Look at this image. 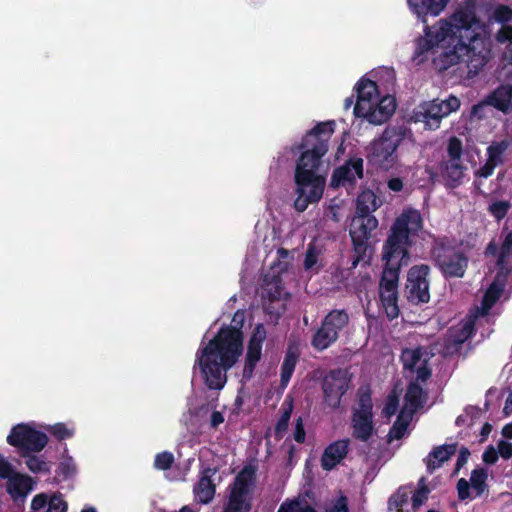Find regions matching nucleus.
Wrapping results in <instances>:
<instances>
[{
  "mask_svg": "<svg viewBox=\"0 0 512 512\" xmlns=\"http://www.w3.org/2000/svg\"><path fill=\"white\" fill-rule=\"evenodd\" d=\"M480 22L476 12L458 7L450 20H439L441 28L447 30L452 50L434 58L433 64L439 72L465 62L468 75L474 77L487 65L492 56L489 41L473 28ZM449 48V45H448Z\"/></svg>",
  "mask_w": 512,
  "mask_h": 512,
  "instance_id": "obj_1",
  "label": "nucleus"
},
{
  "mask_svg": "<svg viewBox=\"0 0 512 512\" xmlns=\"http://www.w3.org/2000/svg\"><path fill=\"white\" fill-rule=\"evenodd\" d=\"M335 121L318 123L302 138L297 150L301 152L295 168V183L298 198L295 208L304 211L309 203L321 199L324 191L325 179L317 174L322 157L328 151V143L335 131Z\"/></svg>",
  "mask_w": 512,
  "mask_h": 512,
  "instance_id": "obj_2",
  "label": "nucleus"
},
{
  "mask_svg": "<svg viewBox=\"0 0 512 512\" xmlns=\"http://www.w3.org/2000/svg\"><path fill=\"white\" fill-rule=\"evenodd\" d=\"M223 325L218 333L196 357L205 384L209 389L220 390L227 382V371L231 369L243 353V334L241 326Z\"/></svg>",
  "mask_w": 512,
  "mask_h": 512,
  "instance_id": "obj_3",
  "label": "nucleus"
},
{
  "mask_svg": "<svg viewBox=\"0 0 512 512\" xmlns=\"http://www.w3.org/2000/svg\"><path fill=\"white\" fill-rule=\"evenodd\" d=\"M423 228V220L420 212L413 208H407L396 217L392 224L387 239L382 247V259L385 265L407 266L411 260L410 248L413 244L412 236L418 234Z\"/></svg>",
  "mask_w": 512,
  "mask_h": 512,
  "instance_id": "obj_4",
  "label": "nucleus"
},
{
  "mask_svg": "<svg viewBox=\"0 0 512 512\" xmlns=\"http://www.w3.org/2000/svg\"><path fill=\"white\" fill-rule=\"evenodd\" d=\"M450 0H407L410 10L421 19L423 23L427 22L428 15L438 16L446 8ZM445 29L441 28L439 23L429 26L425 24L424 35L415 39V50L412 55V60L417 65L424 63L427 60V53L434 47H441L442 53L452 50L448 48L453 46L448 39Z\"/></svg>",
  "mask_w": 512,
  "mask_h": 512,
  "instance_id": "obj_5",
  "label": "nucleus"
},
{
  "mask_svg": "<svg viewBox=\"0 0 512 512\" xmlns=\"http://www.w3.org/2000/svg\"><path fill=\"white\" fill-rule=\"evenodd\" d=\"M409 129L404 125H388L368 148V161L383 170L393 168L398 162L397 149L407 137Z\"/></svg>",
  "mask_w": 512,
  "mask_h": 512,
  "instance_id": "obj_6",
  "label": "nucleus"
},
{
  "mask_svg": "<svg viewBox=\"0 0 512 512\" xmlns=\"http://www.w3.org/2000/svg\"><path fill=\"white\" fill-rule=\"evenodd\" d=\"M460 105L459 98L454 95H449L446 99L436 98L420 104L413 118L415 122L423 123L425 129L437 130L442 119L457 111Z\"/></svg>",
  "mask_w": 512,
  "mask_h": 512,
  "instance_id": "obj_7",
  "label": "nucleus"
},
{
  "mask_svg": "<svg viewBox=\"0 0 512 512\" xmlns=\"http://www.w3.org/2000/svg\"><path fill=\"white\" fill-rule=\"evenodd\" d=\"M431 255L445 279L462 278L468 268L465 253L443 242L433 247Z\"/></svg>",
  "mask_w": 512,
  "mask_h": 512,
  "instance_id": "obj_8",
  "label": "nucleus"
},
{
  "mask_svg": "<svg viewBox=\"0 0 512 512\" xmlns=\"http://www.w3.org/2000/svg\"><path fill=\"white\" fill-rule=\"evenodd\" d=\"M264 291L266 297L263 301V310L270 320H279L286 312L291 302V294L284 289L280 274H266L264 277Z\"/></svg>",
  "mask_w": 512,
  "mask_h": 512,
  "instance_id": "obj_9",
  "label": "nucleus"
},
{
  "mask_svg": "<svg viewBox=\"0 0 512 512\" xmlns=\"http://www.w3.org/2000/svg\"><path fill=\"white\" fill-rule=\"evenodd\" d=\"M431 267L417 264L409 268L404 286V297L413 305L427 304L430 301Z\"/></svg>",
  "mask_w": 512,
  "mask_h": 512,
  "instance_id": "obj_10",
  "label": "nucleus"
},
{
  "mask_svg": "<svg viewBox=\"0 0 512 512\" xmlns=\"http://www.w3.org/2000/svg\"><path fill=\"white\" fill-rule=\"evenodd\" d=\"M378 227V220L375 216H355L351 222L349 234L353 244V259L351 268H356L360 262L369 263L366 260L369 248L368 240L372 231Z\"/></svg>",
  "mask_w": 512,
  "mask_h": 512,
  "instance_id": "obj_11",
  "label": "nucleus"
},
{
  "mask_svg": "<svg viewBox=\"0 0 512 512\" xmlns=\"http://www.w3.org/2000/svg\"><path fill=\"white\" fill-rule=\"evenodd\" d=\"M255 468L244 467L235 477L230 497L224 512H248L250 509V493L255 484Z\"/></svg>",
  "mask_w": 512,
  "mask_h": 512,
  "instance_id": "obj_12",
  "label": "nucleus"
},
{
  "mask_svg": "<svg viewBox=\"0 0 512 512\" xmlns=\"http://www.w3.org/2000/svg\"><path fill=\"white\" fill-rule=\"evenodd\" d=\"M351 377L346 369L329 371L322 380L325 403L332 409L339 407L341 398L349 388Z\"/></svg>",
  "mask_w": 512,
  "mask_h": 512,
  "instance_id": "obj_13",
  "label": "nucleus"
},
{
  "mask_svg": "<svg viewBox=\"0 0 512 512\" xmlns=\"http://www.w3.org/2000/svg\"><path fill=\"white\" fill-rule=\"evenodd\" d=\"M7 442L25 451L39 452L47 445L48 438L29 425L19 424L12 429Z\"/></svg>",
  "mask_w": 512,
  "mask_h": 512,
  "instance_id": "obj_14",
  "label": "nucleus"
},
{
  "mask_svg": "<svg viewBox=\"0 0 512 512\" xmlns=\"http://www.w3.org/2000/svg\"><path fill=\"white\" fill-rule=\"evenodd\" d=\"M432 354L426 349L415 348L405 349L401 354V361L403 363L404 371L411 375H416V381L425 382L431 376V369L428 362Z\"/></svg>",
  "mask_w": 512,
  "mask_h": 512,
  "instance_id": "obj_15",
  "label": "nucleus"
},
{
  "mask_svg": "<svg viewBox=\"0 0 512 512\" xmlns=\"http://www.w3.org/2000/svg\"><path fill=\"white\" fill-rule=\"evenodd\" d=\"M361 157H350L342 165L333 170L330 179L332 188L353 187L356 180L363 178L364 167Z\"/></svg>",
  "mask_w": 512,
  "mask_h": 512,
  "instance_id": "obj_16",
  "label": "nucleus"
},
{
  "mask_svg": "<svg viewBox=\"0 0 512 512\" xmlns=\"http://www.w3.org/2000/svg\"><path fill=\"white\" fill-rule=\"evenodd\" d=\"M358 406L352 418L353 436L361 441H367L373 433L370 396L368 394L361 395Z\"/></svg>",
  "mask_w": 512,
  "mask_h": 512,
  "instance_id": "obj_17",
  "label": "nucleus"
},
{
  "mask_svg": "<svg viewBox=\"0 0 512 512\" xmlns=\"http://www.w3.org/2000/svg\"><path fill=\"white\" fill-rule=\"evenodd\" d=\"M507 273H508V271H506V273H503L501 271H499L497 273L494 281L492 282L490 287L487 289V291L485 292V294L482 298L481 306L476 307V313L475 314L470 313L467 316L466 320H477L478 317H486L489 315L491 308L495 305V303L501 297V294L504 290V280H505Z\"/></svg>",
  "mask_w": 512,
  "mask_h": 512,
  "instance_id": "obj_18",
  "label": "nucleus"
},
{
  "mask_svg": "<svg viewBox=\"0 0 512 512\" xmlns=\"http://www.w3.org/2000/svg\"><path fill=\"white\" fill-rule=\"evenodd\" d=\"M6 490L13 500V512H22L26 496L31 491L29 477L13 472L7 477Z\"/></svg>",
  "mask_w": 512,
  "mask_h": 512,
  "instance_id": "obj_19",
  "label": "nucleus"
},
{
  "mask_svg": "<svg viewBox=\"0 0 512 512\" xmlns=\"http://www.w3.org/2000/svg\"><path fill=\"white\" fill-rule=\"evenodd\" d=\"M487 478V471L484 468H477L471 472L470 481L465 478L459 479L457 482L458 498L460 500L470 498V488L475 493V497L482 495L487 488Z\"/></svg>",
  "mask_w": 512,
  "mask_h": 512,
  "instance_id": "obj_20",
  "label": "nucleus"
},
{
  "mask_svg": "<svg viewBox=\"0 0 512 512\" xmlns=\"http://www.w3.org/2000/svg\"><path fill=\"white\" fill-rule=\"evenodd\" d=\"M349 445V439H341L329 444L321 456V467L327 471L336 467L346 457Z\"/></svg>",
  "mask_w": 512,
  "mask_h": 512,
  "instance_id": "obj_21",
  "label": "nucleus"
},
{
  "mask_svg": "<svg viewBox=\"0 0 512 512\" xmlns=\"http://www.w3.org/2000/svg\"><path fill=\"white\" fill-rule=\"evenodd\" d=\"M266 339V330L264 329L262 324H258L253 334L249 340L247 354H246V364H245V372L252 373L255 365L261 358L262 351V343Z\"/></svg>",
  "mask_w": 512,
  "mask_h": 512,
  "instance_id": "obj_22",
  "label": "nucleus"
},
{
  "mask_svg": "<svg viewBox=\"0 0 512 512\" xmlns=\"http://www.w3.org/2000/svg\"><path fill=\"white\" fill-rule=\"evenodd\" d=\"M379 98L378 88L374 81L361 78L357 84V101L354 105V114L359 115L361 110L373 104Z\"/></svg>",
  "mask_w": 512,
  "mask_h": 512,
  "instance_id": "obj_23",
  "label": "nucleus"
},
{
  "mask_svg": "<svg viewBox=\"0 0 512 512\" xmlns=\"http://www.w3.org/2000/svg\"><path fill=\"white\" fill-rule=\"evenodd\" d=\"M466 167L461 161L445 160L440 163V173L446 187L454 189L461 185Z\"/></svg>",
  "mask_w": 512,
  "mask_h": 512,
  "instance_id": "obj_24",
  "label": "nucleus"
},
{
  "mask_svg": "<svg viewBox=\"0 0 512 512\" xmlns=\"http://www.w3.org/2000/svg\"><path fill=\"white\" fill-rule=\"evenodd\" d=\"M486 103L505 114L512 111V85H500L486 98Z\"/></svg>",
  "mask_w": 512,
  "mask_h": 512,
  "instance_id": "obj_25",
  "label": "nucleus"
},
{
  "mask_svg": "<svg viewBox=\"0 0 512 512\" xmlns=\"http://www.w3.org/2000/svg\"><path fill=\"white\" fill-rule=\"evenodd\" d=\"M457 450L456 444H445L435 447L426 457L425 463L429 473H433L442 464L449 460Z\"/></svg>",
  "mask_w": 512,
  "mask_h": 512,
  "instance_id": "obj_26",
  "label": "nucleus"
},
{
  "mask_svg": "<svg viewBox=\"0 0 512 512\" xmlns=\"http://www.w3.org/2000/svg\"><path fill=\"white\" fill-rule=\"evenodd\" d=\"M427 398L422 386L416 382H410L404 397V405L401 410H407L408 413H414L423 406Z\"/></svg>",
  "mask_w": 512,
  "mask_h": 512,
  "instance_id": "obj_27",
  "label": "nucleus"
},
{
  "mask_svg": "<svg viewBox=\"0 0 512 512\" xmlns=\"http://www.w3.org/2000/svg\"><path fill=\"white\" fill-rule=\"evenodd\" d=\"M213 474L214 472L211 469H206L194 486L195 498L202 504H208L214 498L216 488L211 480Z\"/></svg>",
  "mask_w": 512,
  "mask_h": 512,
  "instance_id": "obj_28",
  "label": "nucleus"
},
{
  "mask_svg": "<svg viewBox=\"0 0 512 512\" xmlns=\"http://www.w3.org/2000/svg\"><path fill=\"white\" fill-rule=\"evenodd\" d=\"M338 337V329L334 322H322L312 339V345L317 350L328 348Z\"/></svg>",
  "mask_w": 512,
  "mask_h": 512,
  "instance_id": "obj_29",
  "label": "nucleus"
},
{
  "mask_svg": "<svg viewBox=\"0 0 512 512\" xmlns=\"http://www.w3.org/2000/svg\"><path fill=\"white\" fill-rule=\"evenodd\" d=\"M381 205L376 194L370 190H363L356 199V216L371 217Z\"/></svg>",
  "mask_w": 512,
  "mask_h": 512,
  "instance_id": "obj_30",
  "label": "nucleus"
},
{
  "mask_svg": "<svg viewBox=\"0 0 512 512\" xmlns=\"http://www.w3.org/2000/svg\"><path fill=\"white\" fill-rule=\"evenodd\" d=\"M46 506L47 509L45 512H66L67 510L66 502L58 495H53L47 500L45 494H39L33 498L31 503V508L34 511H38Z\"/></svg>",
  "mask_w": 512,
  "mask_h": 512,
  "instance_id": "obj_31",
  "label": "nucleus"
},
{
  "mask_svg": "<svg viewBox=\"0 0 512 512\" xmlns=\"http://www.w3.org/2000/svg\"><path fill=\"white\" fill-rule=\"evenodd\" d=\"M400 270L398 266L384 265L379 282L380 292H398Z\"/></svg>",
  "mask_w": 512,
  "mask_h": 512,
  "instance_id": "obj_32",
  "label": "nucleus"
},
{
  "mask_svg": "<svg viewBox=\"0 0 512 512\" xmlns=\"http://www.w3.org/2000/svg\"><path fill=\"white\" fill-rule=\"evenodd\" d=\"M393 114V107L391 106L389 110L384 111L382 108H379L376 105V101L373 104L368 105L359 112V115H355L356 117L365 118L369 123L374 125H380L386 122Z\"/></svg>",
  "mask_w": 512,
  "mask_h": 512,
  "instance_id": "obj_33",
  "label": "nucleus"
},
{
  "mask_svg": "<svg viewBox=\"0 0 512 512\" xmlns=\"http://www.w3.org/2000/svg\"><path fill=\"white\" fill-rule=\"evenodd\" d=\"M298 352L297 349L293 346H290L286 352L282 369H281V384L282 386H286L294 372L297 360H298Z\"/></svg>",
  "mask_w": 512,
  "mask_h": 512,
  "instance_id": "obj_34",
  "label": "nucleus"
},
{
  "mask_svg": "<svg viewBox=\"0 0 512 512\" xmlns=\"http://www.w3.org/2000/svg\"><path fill=\"white\" fill-rule=\"evenodd\" d=\"M413 415L408 413L407 410H401L397 420L389 431L388 438L389 441L394 439H401L407 432V428L409 423L411 422Z\"/></svg>",
  "mask_w": 512,
  "mask_h": 512,
  "instance_id": "obj_35",
  "label": "nucleus"
},
{
  "mask_svg": "<svg viewBox=\"0 0 512 512\" xmlns=\"http://www.w3.org/2000/svg\"><path fill=\"white\" fill-rule=\"evenodd\" d=\"M380 301L389 320L399 316L398 292H380Z\"/></svg>",
  "mask_w": 512,
  "mask_h": 512,
  "instance_id": "obj_36",
  "label": "nucleus"
},
{
  "mask_svg": "<svg viewBox=\"0 0 512 512\" xmlns=\"http://www.w3.org/2000/svg\"><path fill=\"white\" fill-rule=\"evenodd\" d=\"M278 512H316L305 497H297L281 504Z\"/></svg>",
  "mask_w": 512,
  "mask_h": 512,
  "instance_id": "obj_37",
  "label": "nucleus"
},
{
  "mask_svg": "<svg viewBox=\"0 0 512 512\" xmlns=\"http://www.w3.org/2000/svg\"><path fill=\"white\" fill-rule=\"evenodd\" d=\"M509 143L505 140L493 142L487 148V160L497 165L503 163V154L507 150Z\"/></svg>",
  "mask_w": 512,
  "mask_h": 512,
  "instance_id": "obj_38",
  "label": "nucleus"
},
{
  "mask_svg": "<svg viewBox=\"0 0 512 512\" xmlns=\"http://www.w3.org/2000/svg\"><path fill=\"white\" fill-rule=\"evenodd\" d=\"M490 21L500 25L510 24L512 22V8L506 4H498L493 9Z\"/></svg>",
  "mask_w": 512,
  "mask_h": 512,
  "instance_id": "obj_39",
  "label": "nucleus"
},
{
  "mask_svg": "<svg viewBox=\"0 0 512 512\" xmlns=\"http://www.w3.org/2000/svg\"><path fill=\"white\" fill-rule=\"evenodd\" d=\"M510 255H512V231H509L506 234L499 248L498 259L496 262L497 266L500 269L499 271L502 272V270L504 269L506 258L509 257Z\"/></svg>",
  "mask_w": 512,
  "mask_h": 512,
  "instance_id": "obj_40",
  "label": "nucleus"
},
{
  "mask_svg": "<svg viewBox=\"0 0 512 512\" xmlns=\"http://www.w3.org/2000/svg\"><path fill=\"white\" fill-rule=\"evenodd\" d=\"M319 252L314 245L309 244L305 253L303 267L306 271H311L315 268V272H318L321 266H317Z\"/></svg>",
  "mask_w": 512,
  "mask_h": 512,
  "instance_id": "obj_41",
  "label": "nucleus"
},
{
  "mask_svg": "<svg viewBox=\"0 0 512 512\" xmlns=\"http://www.w3.org/2000/svg\"><path fill=\"white\" fill-rule=\"evenodd\" d=\"M26 465L33 473H48L50 471V465L41 457L36 455L28 456Z\"/></svg>",
  "mask_w": 512,
  "mask_h": 512,
  "instance_id": "obj_42",
  "label": "nucleus"
},
{
  "mask_svg": "<svg viewBox=\"0 0 512 512\" xmlns=\"http://www.w3.org/2000/svg\"><path fill=\"white\" fill-rule=\"evenodd\" d=\"M237 299L235 296L231 297L227 303H226V311L223 313V316L226 317H232L231 320H246V317L249 316L252 318L251 314H248V312L245 309H237L233 312L234 304L236 303Z\"/></svg>",
  "mask_w": 512,
  "mask_h": 512,
  "instance_id": "obj_43",
  "label": "nucleus"
},
{
  "mask_svg": "<svg viewBox=\"0 0 512 512\" xmlns=\"http://www.w3.org/2000/svg\"><path fill=\"white\" fill-rule=\"evenodd\" d=\"M462 151V141L455 136L451 137L447 144V154L449 156L448 160L461 161Z\"/></svg>",
  "mask_w": 512,
  "mask_h": 512,
  "instance_id": "obj_44",
  "label": "nucleus"
},
{
  "mask_svg": "<svg viewBox=\"0 0 512 512\" xmlns=\"http://www.w3.org/2000/svg\"><path fill=\"white\" fill-rule=\"evenodd\" d=\"M408 501V492L406 490H398L393 494L388 501V508L390 510L401 511L402 507Z\"/></svg>",
  "mask_w": 512,
  "mask_h": 512,
  "instance_id": "obj_45",
  "label": "nucleus"
},
{
  "mask_svg": "<svg viewBox=\"0 0 512 512\" xmlns=\"http://www.w3.org/2000/svg\"><path fill=\"white\" fill-rule=\"evenodd\" d=\"M429 489L424 485L423 479L419 482V488L414 492L412 496V507L418 509L428 499Z\"/></svg>",
  "mask_w": 512,
  "mask_h": 512,
  "instance_id": "obj_46",
  "label": "nucleus"
},
{
  "mask_svg": "<svg viewBox=\"0 0 512 512\" xmlns=\"http://www.w3.org/2000/svg\"><path fill=\"white\" fill-rule=\"evenodd\" d=\"M495 41L500 44H512V25L504 24L494 34Z\"/></svg>",
  "mask_w": 512,
  "mask_h": 512,
  "instance_id": "obj_47",
  "label": "nucleus"
},
{
  "mask_svg": "<svg viewBox=\"0 0 512 512\" xmlns=\"http://www.w3.org/2000/svg\"><path fill=\"white\" fill-rule=\"evenodd\" d=\"M509 208L508 202L499 200L491 203L488 210L496 219L500 220L506 216Z\"/></svg>",
  "mask_w": 512,
  "mask_h": 512,
  "instance_id": "obj_48",
  "label": "nucleus"
},
{
  "mask_svg": "<svg viewBox=\"0 0 512 512\" xmlns=\"http://www.w3.org/2000/svg\"><path fill=\"white\" fill-rule=\"evenodd\" d=\"M325 512H349L347 498L340 496L326 503Z\"/></svg>",
  "mask_w": 512,
  "mask_h": 512,
  "instance_id": "obj_49",
  "label": "nucleus"
},
{
  "mask_svg": "<svg viewBox=\"0 0 512 512\" xmlns=\"http://www.w3.org/2000/svg\"><path fill=\"white\" fill-rule=\"evenodd\" d=\"M48 430L59 440L70 438L73 435V430L67 428L63 423L49 426Z\"/></svg>",
  "mask_w": 512,
  "mask_h": 512,
  "instance_id": "obj_50",
  "label": "nucleus"
},
{
  "mask_svg": "<svg viewBox=\"0 0 512 512\" xmlns=\"http://www.w3.org/2000/svg\"><path fill=\"white\" fill-rule=\"evenodd\" d=\"M174 461V456L172 453L163 452L157 454L155 457V467L160 470L169 469Z\"/></svg>",
  "mask_w": 512,
  "mask_h": 512,
  "instance_id": "obj_51",
  "label": "nucleus"
},
{
  "mask_svg": "<svg viewBox=\"0 0 512 512\" xmlns=\"http://www.w3.org/2000/svg\"><path fill=\"white\" fill-rule=\"evenodd\" d=\"M292 413V404L288 403L287 407L283 410V413L276 424V433L281 435L288 427L290 416Z\"/></svg>",
  "mask_w": 512,
  "mask_h": 512,
  "instance_id": "obj_52",
  "label": "nucleus"
},
{
  "mask_svg": "<svg viewBox=\"0 0 512 512\" xmlns=\"http://www.w3.org/2000/svg\"><path fill=\"white\" fill-rule=\"evenodd\" d=\"M398 397L396 395H389L387 398L386 405L383 409V415L387 418L393 416L398 408Z\"/></svg>",
  "mask_w": 512,
  "mask_h": 512,
  "instance_id": "obj_53",
  "label": "nucleus"
},
{
  "mask_svg": "<svg viewBox=\"0 0 512 512\" xmlns=\"http://www.w3.org/2000/svg\"><path fill=\"white\" fill-rule=\"evenodd\" d=\"M497 166V164L486 160L485 164L476 171L475 175L481 178H488L493 174Z\"/></svg>",
  "mask_w": 512,
  "mask_h": 512,
  "instance_id": "obj_54",
  "label": "nucleus"
},
{
  "mask_svg": "<svg viewBox=\"0 0 512 512\" xmlns=\"http://www.w3.org/2000/svg\"><path fill=\"white\" fill-rule=\"evenodd\" d=\"M497 452L504 459L510 458L512 456V444L507 441H500L498 443Z\"/></svg>",
  "mask_w": 512,
  "mask_h": 512,
  "instance_id": "obj_55",
  "label": "nucleus"
},
{
  "mask_svg": "<svg viewBox=\"0 0 512 512\" xmlns=\"http://www.w3.org/2000/svg\"><path fill=\"white\" fill-rule=\"evenodd\" d=\"M470 452L467 448H461L456 461V467L454 473H458L459 470L467 463Z\"/></svg>",
  "mask_w": 512,
  "mask_h": 512,
  "instance_id": "obj_56",
  "label": "nucleus"
},
{
  "mask_svg": "<svg viewBox=\"0 0 512 512\" xmlns=\"http://www.w3.org/2000/svg\"><path fill=\"white\" fill-rule=\"evenodd\" d=\"M14 472L11 464L0 454V477L7 478Z\"/></svg>",
  "mask_w": 512,
  "mask_h": 512,
  "instance_id": "obj_57",
  "label": "nucleus"
},
{
  "mask_svg": "<svg viewBox=\"0 0 512 512\" xmlns=\"http://www.w3.org/2000/svg\"><path fill=\"white\" fill-rule=\"evenodd\" d=\"M376 105L379 107V108H382V110L384 111H387L389 110V108L392 106L393 107V112L395 111L396 109V102H395V99L393 97H383L382 99H378L376 100Z\"/></svg>",
  "mask_w": 512,
  "mask_h": 512,
  "instance_id": "obj_58",
  "label": "nucleus"
},
{
  "mask_svg": "<svg viewBox=\"0 0 512 512\" xmlns=\"http://www.w3.org/2000/svg\"><path fill=\"white\" fill-rule=\"evenodd\" d=\"M482 459L487 464H494L498 459L497 450L494 447L490 446L484 451Z\"/></svg>",
  "mask_w": 512,
  "mask_h": 512,
  "instance_id": "obj_59",
  "label": "nucleus"
},
{
  "mask_svg": "<svg viewBox=\"0 0 512 512\" xmlns=\"http://www.w3.org/2000/svg\"><path fill=\"white\" fill-rule=\"evenodd\" d=\"M387 186L393 192H400L404 187V183L400 177H393L387 181Z\"/></svg>",
  "mask_w": 512,
  "mask_h": 512,
  "instance_id": "obj_60",
  "label": "nucleus"
},
{
  "mask_svg": "<svg viewBox=\"0 0 512 512\" xmlns=\"http://www.w3.org/2000/svg\"><path fill=\"white\" fill-rule=\"evenodd\" d=\"M294 439L298 443H302L305 440V430L303 427L302 420L299 418L295 425Z\"/></svg>",
  "mask_w": 512,
  "mask_h": 512,
  "instance_id": "obj_61",
  "label": "nucleus"
},
{
  "mask_svg": "<svg viewBox=\"0 0 512 512\" xmlns=\"http://www.w3.org/2000/svg\"><path fill=\"white\" fill-rule=\"evenodd\" d=\"M324 320H348V314L344 310H332L325 316Z\"/></svg>",
  "mask_w": 512,
  "mask_h": 512,
  "instance_id": "obj_62",
  "label": "nucleus"
},
{
  "mask_svg": "<svg viewBox=\"0 0 512 512\" xmlns=\"http://www.w3.org/2000/svg\"><path fill=\"white\" fill-rule=\"evenodd\" d=\"M472 331V322H466L465 325L462 328V333L460 336L456 337L454 339V342L456 343H463L468 336L470 335Z\"/></svg>",
  "mask_w": 512,
  "mask_h": 512,
  "instance_id": "obj_63",
  "label": "nucleus"
},
{
  "mask_svg": "<svg viewBox=\"0 0 512 512\" xmlns=\"http://www.w3.org/2000/svg\"><path fill=\"white\" fill-rule=\"evenodd\" d=\"M60 470L65 476L74 472V466L71 459H67L60 464Z\"/></svg>",
  "mask_w": 512,
  "mask_h": 512,
  "instance_id": "obj_64",
  "label": "nucleus"
}]
</instances>
